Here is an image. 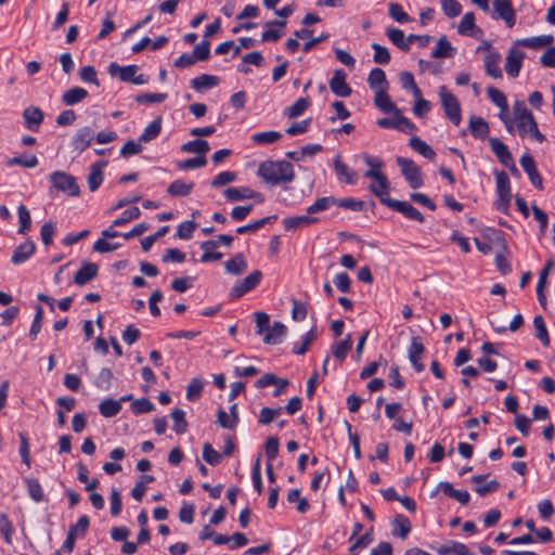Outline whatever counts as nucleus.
<instances>
[{
    "label": "nucleus",
    "mask_w": 555,
    "mask_h": 555,
    "mask_svg": "<svg viewBox=\"0 0 555 555\" xmlns=\"http://www.w3.org/2000/svg\"><path fill=\"white\" fill-rule=\"evenodd\" d=\"M513 116L515 117L516 130L521 138L529 135L540 143L544 142L545 137L539 131L538 124L524 101L517 100L514 102Z\"/></svg>",
    "instance_id": "1"
},
{
    "label": "nucleus",
    "mask_w": 555,
    "mask_h": 555,
    "mask_svg": "<svg viewBox=\"0 0 555 555\" xmlns=\"http://www.w3.org/2000/svg\"><path fill=\"white\" fill-rule=\"evenodd\" d=\"M258 176L266 182L278 185L288 183L295 179L293 165L286 160L263 162L258 168Z\"/></svg>",
    "instance_id": "2"
},
{
    "label": "nucleus",
    "mask_w": 555,
    "mask_h": 555,
    "mask_svg": "<svg viewBox=\"0 0 555 555\" xmlns=\"http://www.w3.org/2000/svg\"><path fill=\"white\" fill-rule=\"evenodd\" d=\"M439 96L446 117L454 125L459 126L462 121L461 104L453 93L446 86L439 88Z\"/></svg>",
    "instance_id": "3"
},
{
    "label": "nucleus",
    "mask_w": 555,
    "mask_h": 555,
    "mask_svg": "<svg viewBox=\"0 0 555 555\" xmlns=\"http://www.w3.org/2000/svg\"><path fill=\"white\" fill-rule=\"evenodd\" d=\"M364 176L375 181L369 190L379 198L380 203L388 206L392 198L389 197V181L382 170H367Z\"/></svg>",
    "instance_id": "4"
},
{
    "label": "nucleus",
    "mask_w": 555,
    "mask_h": 555,
    "mask_svg": "<svg viewBox=\"0 0 555 555\" xmlns=\"http://www.w3.org/2000/svg\"><path fill=\"white\" fill-rule=\"evenodd\" d=\"M50 181L55 190L63 192L68 196L75 197L80 194V189L76 178L65 171L57 170L52 172L50 175Z\"/></svg>",
    "instance_id": "5"
},
{
    "label": "nucleus",
    "mask_w": 555,
    "mask_h": 555,
    "mask_svg": "<svg viewBox=\"0 0 555 555\" xmlns=\"http://www.w3.org/2000/svg\"><path fill=\"white\" fill-rule=\"evenodd\" d=\"M495 179L498 193L495 207L499 211L506 214L512 198L509 178L505 171H500L496 173Z\"/></svg>",
    "instance_id": "6"
},
{
    "label": "nucleus",
    "mask_w": 555,
    "mask_h": 555,
    "mask_svg": "<svg viewBox=\"0 0 555 555\" xmlns=\"http://www.w3.org/2000/svg\"><path fill=\"white\" fill-rule=\"evenodd\" d=\"M386 34L389 40L402 51H409L415 40H422L423 47L430 41V37L427 35H410L405 37L404 33L398 28H388Z\"/></svg>",
    "instance_id": "7"
},
{
    "label": "nucleus",
    "mask_w": 555,
    "mask_h": 555,
    "mask_svg": "<svg viewBox=\"0 0 555 555\" xmlns=\"http://www.w3.org/2000/svg\"><path fill=\"white\" fill-rule=\"evenodd\" d=\"M234 241V237L228 234H220L217 240L211 241H205L201 244V249L204 250L201 261L202 262H209V261H217L222 258L221 253L216 254H209V250L217 248L220 244L224 246H231Z\"/></svg>",
    "instance_id": "8"
},
{
    "label": "nucleus",
    "mask_w": 555,
    "mask_h": 555,
    "mask_svg": "<svg viewBox=\"0 0 555 555\" xmlns=\"http://www.w3.org/2000/svg\"><path fill=\"white\" fill-rule=\"evenodd\" d=\"M397 164L401 172L412 189H418L423 185V178L420 168L413 160L404 157H397Z\"/></svg>",
    "instance_id": "9"
},
{
    "label": "nucleus",
    "mask_w": 555,
    "mask_h": 555,
    "mask_svg": "<svg viewBox=\"0 0 555 555\" xmlns=\"http://www.w3.org/2000/svg\"><path fill=\"white\" fill-rule=\"evenodd\" d=\"M262 273L259 270L251 272L249 275L238 282L230 292L232 299L241 298L243 295L254 289L260 283Z\"/></svg>",
    "instance_id": "10"
},
{
    "label": "nucleus",
    "mask_w": 555,
    "mask_h": 555,
    "mask_svg": "<svg viewBox=\"0 0 555 555\" xmlns=\"http://www.w3.org/2000/svg\"><path fill=\"white\" fill-rule=\"evenodd\" d=\"M525 56V52L518 49L516 43L509 48L505 62V70L508 76L512 78L519 76Z\"/></svg>",
    "instance_id": "11"
},
{
    "label": "nucleus",
    "mask_w": 555,
    "mask_h": 555,
    "mask_svg": "<svg viewBox=\"0 0 555 555\" xmlns=\"http://www.w3.org/2000/svg\"><path fill=\"white\" fill-rule=\"evenodd\" d=\"M94 139V131L90 127H82L73 135L70 145L75 152L86 151Z\"/></svg>",
    "instance_id": "12"
},
{
    "label": "nucleus",
    "mask_w": 555,
    "mask_h": 555,
    "mask_svg": "<svg viewBox=\"0 0 555 555\" xmlns=\"http://www.w3.org/2000/svg\"><path fill=\"white\" fill-rule=\"evenodd\" d=\"M346 73L343 69H336L330 80V88L338 96L347 98L351 95V88L346 82Z\"/></svg>",
    "instance_id": "13"
},
{
    "label": "nucleus",
    "mask_w": 555,
    "mask_h": 555,
    "mask_svg": "<svg viewBox=\"0 0 555 555\" xmlns=\"http://www.w3.org/2000/svg\"><path fill=\"white\" fill-rule=\"evenodd\" d=\"M493 7L498 17L502 18L508 27L515 25L516 15L509 0H494Z\"/></svg>",
    "instance_id": "14"
},
{
    "label": "nucleus",
    "mask_w": 555,
    "mask_h": 555,
    "mask_svg": "<svg viewBox=\"0 0 555 555\" xmlns=\"http://www.w3.org/2000/svg\"><path fill=\"white\" fill-rule=\"evenodd\" d=\"M457 33L462 36H469L473 38H479L482 35L481 28L477 27L475 24V15L473 12L464 14L457 26Z\"/></svg>",
    "instance_id": "15"
},
{
    "label": "nucleus",
    "mask_w": 555,
    "mask_h": 555,
    "mask_svg": "<svg viewBox=\"0 0 555 555\" xmlns=\"http://www.w3.org/2000/svg\"><path fill=\"white\" fill-rule=\"evenodd\" d=\"M334 169L339 181L345 182L349 185H354L358 182V173L341 162L340 156H336L334 159Z\"/></svg>",
    "instance_id": "16"
},
{
    "label": "nucleus",
    "mask_w": 555,
    "mask_h": 555,
    "mask_svg": "<svg viewBox=\"0 0 555 555\" xmlns=\"http://www.w3.org/2000/svg\"><path fill=\"white\" fill-rule=\"evenodd\" d=\"M520 165L528 175L531 183L539 190L543 189V180L537 170L535 163L529 154H525L520 158Z\"/></svg>",
    "instance_id": "17"
},
{
    "label": "nucleus",
    "mask_w": 555,
    "mask_h": 555,
    "mask_svg": "<svg viewBox=\"0 0 555 555\" xmlns=\"http://www.w3.org/2000/svg\"><path fill=\"white\" fill-rule=\"evenodd\" d=\"M387 207L401 212L411 220H415L421 223L424 222V216L413 205H411L408 202L392 199Z\"/></svg>",
    "instance_id": "18"
},
{
    "label": "nucleus",
    "mask_w": 555,
    "mask_h": 555,
    "mask_svg": "<svg viewBox=\"0 0 555 555\" xmlns=\"http://www.w3.org/2000/svg\"><path fill=\"white\" fill-rule=\"evenodd\" d=\"M99 272V267L92 262L82 263L81 268L77 271L74 276V283L78 286H83L88 284L90 281L96 278Z\"/></svg>",
    "instance_id": "19"
},
{
    "label": "nucleus",
    "mask_w": 555,
    "mask_h": 555,
    "mask_svg": "<svg viewBox=\"0 0 555 555\" xmlns=\"http://www.w3.org/2000/svg\"><path fill=\"white\" fill-rule=\"evenodd\" d=\"M501 54L496 52H489L485 56V70L488 76L493 79H501L503 77L502 69L500 67Z\"/></svg>",
    "instance_id": "20"
},
{
    "label": "nucleus",
    "mask_w": 555,
    "mask_h": 555,
    "mask_svg": "<svg viewBox=\"0 0 555 555\" xmlns=\"http://www.w3.org/2000/svg\"><path fill=\"white\" fill-rule=\"evenodd\" d=\"M36 245L33 241H26L18 245L13 251L11 261L13 264H22L26 262L35 253Z\"/></svg>",
    "instance_id": "21"
},
{
    "label": "nucleus",
    "mask_w": 555,
    "mask_h": 555,
    "mask_svg": "<svg viewBox=\"0 0 555 555\" xmlns=\"http://www.w3.org/2000/svg\"><path fill=\"white\" fill-rule=\"evenodd\" d=\"M424 353V346L420 337H413L409 348V359L416 372L424 371L425 366L420 361Z\"/></svg>",
    "instance_id": "22"
},
{
    "label": "nucleus",
    "mask_w": 555,
    "mask_h": 555,
    "mask_svg": "<svg viewBox=\"0 0 555 555\" xmlns=\"http://www.w3.org/2000/svg\"><path fill=\"white\" fill-rule=\"evenodd\" d=\"M287 333L286 326L276 321L273 325L266 331L263 335V343L268 345H276L280 344Z\"/></svg>",
    "instance_id": "23"
},
{
    "label": "nucleus",
    "mask_w": 555,
    "mask_h": 555,
    "mask_svg": "<svg viewBox=\"0 0 555 555\" xmlns=\"http://www.w3.org/2000/svg\"><path fill=\"white\" fill-rule=\"evenodd\" d=\"M26 128L30 131H38L43 121V113L38 107H27L23 112Z\"/></svg>",
    "instance_id": "24"
},
{
    "label": "nucleus",
    "mask_w": 555,
    "mask_h": 555,
    "mask_svg": "<svg viewBox=\"0 0 555 555\" xmlns=\"http://www.w3.org/2000/svg\"><path fill=\"white\" fill-rule=\"evenodd\" d=\"M489 144L494 153V155L498 157L499 162L502 165H512V154L508 151L506 144H504L500 139L498 138H489Z\"/></svg>",
    "instance_id": "25"
},
{
    "label": "nucleus",
    "mask_w": 555,
    "mask_h": 555,
    "mask_svg": "<svg viewBox=\"0 0 555 555\" xmlns=\"http://www.w3.org/2000/svg\"><path fill=\"white\" fill-rule=\"evenodd\" d=\"M468 127L472 135L476 139L483 140L490 132L489 125L482 117L470 116Z\"/></svg>",
    "instance_id": "26"
},
{
    "label": "nucleus",
    "mask_w": 555,
    "mask_h": 555,
    "mask_svg": "<svg viewBox=\"0 0 555 555\" xmlns=\"http://www.w3.org/2000/svg\"><path fill=\"white\" fill-rule=\"evenodd\" d=\"M367 83L370 88L375 92L379 90L388 89V81L386 79V74L382 68H373L367 77Z\"/></svg>",
    "instance_id": "27"
},
{
    "label": "nucleus",
    "mask_w": 555,
    "mask_h": 555,
    "mask_svg": "<svg viewBox=\"0 0 555 555\" xmlns=\"http://www.w3.org/2000/svg\"><path fill=\"white\" fill-rule=\"evenodd\" d=\"M138 67L135 65L119 66L117 63H111L108 73L112 76H118L121 81L131 82L137 74Z\"/></svg>",
    "instance_id": "28"
},
{
    "label": "nucleus",
    "mask_w": 555,
    "mask_h": 555,
    "mask_svg": "<svg viewBox=\"0 0 555 555\" xmlns=\"http://www.w3.org/2000/svg\"><path fill=\"white\" fill-rule=\"evenodd\" d=\"M318 221L319 219L315 217L302 215L284 218L283 224L285 230L293 231L301 227H309Z\"/></svg>",
    "instance_id": "29"
},
{
    "label": "nucleus",
    "mask_w": 555,
    "mask_h": 555,
    "mask_svg": "<svg viewBox=\"0 0 555 555\" xmlns=\"http://www.w3.org/2000/svg\"><path fill=\"white\" fill-rule=\"evenodd\" d=\"M486 479V475H477L472 478V481L476 483L475 491L480 496H486L489 493H493L500 489V482L496 480H491L489 482L483 483Z\"/></svg>",
    "instance_id": "30"
},
{
    "label": "nucleus",
    "mask_w": 555,
    "mask_h": 555,
    "mask_svg": "<svg viewBox=\"0 0 555 555\" xmlns=\"http://www.w3.org/2000/svg\"><path fill=\"white\" fill-rule=\"evenodd\" d=\"M553 41H554V37L552 35H541V36L520 39V40H517L515 43L517 46H521L525 48L541 49L543 47H548L550 44L553 43Z\"/></svg>",
    "instance_id": "31"
},
{
    "label": "nucleus",
    "mask_w": 555,
    "mask_h": 555,
    "mask_svg": "<svg viewBox=\"0 0 555 555\" xmlns=\"http://www.w3.org/2000/svg\"><path fill=\"white\" fill-rule=\"evenodd\" d=\"M374 104L383 112V113H393L399 114L398 107L390 100L387 90H379L375 92Z\"/></svg>",
    "instance_id": "32"
},
{
    "label": "nucleus",
    "mask_w": 555,
    "mask_h": 555,
    "mask_svg": "<svg viewBox=\"0 0 555 555\" xmlns=\"http://www.w3.org/2000/svg\"><path fill=\"white\" fill-rule=\"evenodd\" d=\"M219 83V77L214 75L203 74L191 80L192 88L197 92L208 90Z\"/></svg>",
    "instance_id": "33"
},
{
    "label": "nucleus",
    "mask_w": 555,
    "mask_h": 555,
    "mask_svg": "<svg viewBox=\"0 0 555 555\" xmlns=\"http://www.w3.org/2000/svg\"><path fill=\"white\" fill-rule=\"evenodd\" d=\"M105 162H99L91 166V171L88 176V186L91 192L96 191L103 182V167Z\"/></svg>",
    "instance_id": "34"
},
{
    "label": "nucleus",
    "mask_w": 555,
    "mask_h": 555,
    "mask_svg": "<svg viewBox=\"0 0 555 555\" xmlns=\"http://www.w3.org/2000/svg\"><path fill=\"white\" fill-rule=\"evenodd\" d=\"M412 526L409 518L404 515H397L392 521V534L406 539L411 532Z\"/></svg>",
    "instance_id": "35"
},
{
    "label": "nucleus",
    "mask_w": 555,
    "mask_h": 555,
    "mask_svg": "<svg viewBox=\"0 0 555 555\" xmlns=\"http://www.w3.org/2000/svg\"><path fill=\"white\" fill-rule=\"evenodd\" d=\"M87 96L88 91L86 89L74 87L63 93L62 101L65 105L72 106L83 101Z\"/></svg>",
    "instance_id": "36"
},
{
    "label": "nucleus",
    "mask_w": 555,
    "mask_h": 555,
    "mask_svg": "<svg viewBox=\"0 0 555 555\" xmlns=\"http://www.w3.org/2000/svg\"><path fill=\"white\" fill-rule=\"evenodd\" d=\"M224 268L228 273L238 275L246 271L247 261L243 254H236L233 258L225 261Z\"/></svg>",
    "instance_id": "37"
},
{
    "label": "nucleus",
    "mask_w": 555,
    "mask_h": 555,
    "mask_svg": "<svg viewBox=\"0 0 555 555\" xmlns=\"http://www.w3.org/2000/svg\"><path fill=\"white\" fill-rule=\"evenodd\" d=\"M409 145L418 154L424 156L427 159L433 160L436 156L435 151L430 145H428L425 141H423L418 137H412L410 139Z\"/></svg>",
    "instance_id": "38"
},
{
    "label": "nucleus",
    "mask_w": 555,
    "mask_h": 555,
    "mask_svg": "<svg viewBox=\"0 0 555 555\" xmlns=\"http://www.w3.org/2000/svg\"><path fill=\"white\" fill-rule=\"evenodd\" d=\"M437 553L438 555H470L465 544L455 541L441 545Z\"/></svg>",
    "instance_id": "39"
},
{
    "label": "nucleus",
    "mask_w": 555,
    "mask_h": 555,
    "mask_svg": "<svg viewBox=\"0 0 555 555\" xmlns=\"http://www.w3.org/2000/svg\"><path fill=\"white\" fill-rule=\"evenodd\" d=\"M162 131V119L156 118L153 121H151L143 130L141 135L139 137L140 142L147 143L155 138L158 137V134Z\"/></svg>",
    "instance_id": "40"
},
{
    "label": "nucleus",
    "mask_w": 555,
    "mask_h": 555,
    "mask_svg": "<svg viewBox=\"0 0 555 555\" xmlns=\"http://www.w3.org/2000/svg\"><path fill=\"white\" fill-rule=\"evenodd\" d=\"M194 182L186 183L183 180H175L167 189L168 194L171 196H186L194 189Z\"/></svg>",
    "instance_id": "41"
},
{
    "label": "nucleus",
    "mask_w": 555,
    "mask_h": 555,
    "mask_svg": "<svg viewBox=\"0 0 555 555\" xmlns=\"http://www.w3.org/2000/svg\"><path fill=\"white\" fill-rule=\"evenodd\" d=\"M182 152L185 153H195L199 154V156H205L207 152H209L210 147L206 140L196 139L193 141H189L181 146Z\"/></svg>",
    "instance_id": "42"
},
{
    "label": "nucleus",
    "mask_w": 555,
    "mask_h": 555,
    "mask_svg": "<svg viewBox=\"0 0 555 555\" xmlns=\"http://www.w3.org/2000/svg\"><path fill=\"white\" fill-rule=\"evenodd\" d=\"M488 98L500 108V112L507 113L509 111L505 94L494 87L487 88Z\"/></svg>",
    "instance_id": "43"
},
{
    "label": "nucleus",
    "mask_w": 555,
    "mask_h": 555,
    "mask_svg": "<svg viewBox=\"0 0 555 555\" xmlns=\"http://www.w3.org/2000/svg\"><path fill=\"white\" fill-rule=\"evenodd\" d=\"M121 410L120 401L114 399H105L100 402L99 411L104 417H113Z\"/></svg>",
    "instance_id": "44"
},
{
    "label": "nucleus",
    "mask_w": 555,
    "mask_h": 555,
    "mask_svg": "<svg viewBox=\"0 0 555 555\" xmlns=\"http://www.w3.org/2000/svg\"><path fill=\"white\" fill-rule=\"evenodd\" d=\"M533 326L535 328V337L542 343L543 346L548 347L550 336L542 315L534 317Z\"/></svg>",
    "instance_id": "45"
},
{
    "label": "nucleus",
    "mask_w": 555,
    "mask_h": 555,
    "mask_svg": "<svg viewBox=\"0 0 555 555\" xmlns=\"http://www.w3.org/2000/svg\"><path fill=\"white\" fill-rule=\"evenodd\" d=\"M352 348V339L351 335L348 334L346 338L340 340L337 345L333 346V356L339 360L344 361L348 356L349 351Z\"/></svg>",
    "instance_id": "46"
},
{
    "label": "nucleus",
    "mask_w": 555,
    "mask_h": 555,
    "mask_svg": "<svg viewBox=\"0 0 555 555\" xmlns=\"http://www.w3.org/2000/svg\"><path fill=\"white\" fill-rule=\"evenodd\" d=\"M335 203H336V198L334 196H326V197L318 198L312 205H310L307 208V212H308V215H314V214L322 212V211L331 208L332 206H334Z\"/></svg>",
    "instance_id": "47"
},
{
    "label": "nucleus",
    "mask_w": 555,
    "mask_h": 555,
    "mask_svg": "<svg viewBox=\"0 0 555 555\" xmlns=\"http://www.w3.org/2000/svg\"><path fill=\"white\" fill-rule=\"evenodd\" d=\"M454 49L451 43L447 40L446 37H441L438 42L436 49L431 52V56L434 59H443L450 57L453 55Z\"/></svg>",
    "instance_id": "48"
},
{
    "label": "nucleus",
    "mask_w": 555,
    "mask_h": 555,
    "mask_svg": "<svg viewBox=\"0 0 555 555\" xmlns=\"http://www.w3.org/2000/svg\"><path fill=\"white\" fill-rule=\"evenodd\" d=\"M282 134L279 131H264L253 134L251 140L259 145L272 144L279 141Z\"/></svg>",
    "instance_id": "49"
},
{
    "label": "nucleus",
    "mask_w": 555,
    "mask_h": 555,
    "mask_svg": "<svg viewBox=\"0 0 555 555\" xmlns=\"http://www.w3.org/2000/svg\"><path fill=\"white\" fill-rule=\"evenodd\" d=\"M204 388V382L199 377H194L188 385L186 399L189 401H196L201 398Z\"/></svg>",
    "instance_id": "50"
},
{
    "label": "nucleus",
    "mask_w": 555,
    "mask_h": 555,
    "mask_svg": "<svg viewBox=\"0 0 555 555\" xmlns=\"http://www.w3.org/2000/svg\"><path fill=\"white\" fill-rule=\"evenodd\" d=\"M310 104L311 102L308 98H299L293 105L287 107L285 114L289 118H296L300 116L310 106Z\"/></svg>",
    "instance_id": "51"
},
{
    "label": "nucleus",
    "mask_w": 555,
    "mask_h": 555,
    "mask_svg": "<svg viewBox=\"0 0 555 555\" xmlns=\"http://www.w3.org/2000/svg\"><path fill=\"white\" fill-rule=\"evenodd\" d=\"M400 83L404 90H409L413 93L414 98L421 95V89L417 87L414 76L410 72H402L400 74Z\"/></svg>",
    "instance_id": "52"
},
{
    "label": "nucleus",
    "mask_w": 555,
    "mask_h": 555,
    "mask_svg": "<svg viewBox=\"0 0 555 555\" xmlns=\"http://www.w3.org/2000/svg\"><path fill=\"white\" fill-rule=\"evenodd\" d=\"M17 215H18V222H20L18 233L25 234L30 230V225H31L30 212L25 205H20L17 208Z\"/></svg>",
    "instance_id": "53"
},
{
    "label": "nucleus",
    "mask_w": 555,
    "mask_h": 555,
    "mask_svg": "<svg viewBox=\"0 0 555 555\" xmlns=\"http://www.w3.org/2000/svg\"><path fill=\"white\" fill-rule=\"evenodd\" d=\"M287 501L289 503H297L296 508L301 514L306 513L310 507L308 501L301 496L299 489H292L287 494Z\"/></svg>",
    "instance_id": "54"
},
{
    "label": "nucleus",
    "mask_w": 555,
    "mask_h": 555,
    "mask_svg": "<svg viewBox=\"0 0 555 555\" xmlns=\"http://www.w3.org/2000/svg\"><path fill=\"white\" fill-rule=\"evenodd\" d=\"M275 219H276V216L264 217L262 219H259L257 221L250 222L248 224L238 227L236 229V233L237 234H245V233H249V232H256L257 230H259L260 228H262L263 225H266L267 223H269V222H271L272 220H275Z\"/></svg>",
    "instance_id": "55"
},
{
    "label": "nucleus",
    "mask_w": 555,
    "mask_h": 555,
    "mask_svg": "<svg viewBox=\"0 0 555 555\" xmlns=\"http://www.w3.org/2000/svg\"><path fill=\"white\" fill-rule=\"evenodd\" d=\"M250 189L246 186L242 188H229L224 191V196L230 202H237L248 199Z\"/></svg>",
    "instance_id": "56"
},
{
    "label": "nucleus",
    "mask_w": 555,
    "mask_h": 555,
    "mask_svg": "<svg viewBox=\"0 0 555 555\" xmlns=\"http://www.w3.org/2000/svg\"><path fill=\"white\" fill-rule=\"evenodd\" d=\"M173 421V430L177 434H183L186 430L188 423L185 421V413L181 409H175L171 413Z\"/></svg>",
    "instance_id": "57"
},
{
    "label": "nucleus",
    "mask_w": 555,
    "mask_h": 555,
    "mask_svg": "<svg viewBox=\"0 0 555 555\" xmlns=\"http://www.w3.org/2000/svg\"><path fill=\"white\" fill-rule=\"evenodd\" d=\"M203 459L210 465L217 466L221 463L222 455L217 452L210 443L203 446Z\"/></svg>",
    "instance_id": "58"
},
{
    "label": "nucleus",
    "mask_w": 555,
    "mask_h": 555,
    "mask_svg": "<svg viewBox=\"0 0 555 555\" xmlns=\"http://www.w3.org/2000/svg\"><path fill=\"white\" fill-rule=\"evenodd\" d=\"M372 49L374 50L373 61L377 64L385 65L390 62V53L388 49L378 43H373Z\"/></svg>",
    "instance_id": "59"
},
{
    "label": "nucleus",
    "mask_w": 555,
    "mask_h": 555,
    "mask_svg": "<svg viewBox=\"0 0 555 555\" xmlns=\"http://www.w3.org/2000/svg\"><path fill=\"white\" fill-rule=\"evenodd\" d=\"M26 483H27L29 496L35 502H41L43 500L44 494H43V490H42L39 481L34 478H27Z\"/></svg>",
    "instance_id": "60"
},
{
    "label": "nucleus",
    "mask_w": 555,
    "mask_h": 555,
    "mask_svg": "<svg viewBox=\"0 0 555 555\" xmlns=\"http://www.w3.org/2000/svg\"><path fill=\"white\" fill-rule=\"evenodd\" d=\"M8 166H22L25 168H35L38 165V158L36 155H29L25 157H12L7 160Z\"/></svg>",
    "instance_id": "61"
},
{
    "label": "nucleus",
    "mask_w": 555,
    "mask_h": 555,
    "mask_svg": "<svg viewBox=\"0 0 555 555\" xmlns=\"http://www.w3.org/2000/svg\"><path fill=\"white\" fill-rule=\"evenodd\" d=\"M55 233H56V225L54 222L48 221V222L43 223L41 227V230H40L42 243L46 246L51 245Z\"/></svg>",
    "instance_id": "62"
},
{
    "label": "nucleus",
    "mask_w": 555,
    "mask_h": 555,
    "mask_svg": "<svg viewBox=\"0 0 555 555\" xmlns=\"http://www.w3.org/2000/svg\"><path fill=\"white\" fill-rule=\"evenodd\" d=\"M197 223L192 220L184 221L179 224L177 229V237L181 240H190L192 237L193 232L195 231Z\"/></svg>",
    "instance_id": "63"
},
{
    "label": "nucleus",
    "mask_w": 555,
    "mask_h": 555,
    "mask_svg": "<svg viewBox=\"0 0 555 555\" xmlns=\"http://www.w3.org/2000/svg\"><path fill=\"white\" fill-rule=\"evenodd\" d=\"M154 404L146 398L137 399L131 403V410L135 415L152 412Z\"/></svg>",
    "instance_id": "64"
}]
</instances>
